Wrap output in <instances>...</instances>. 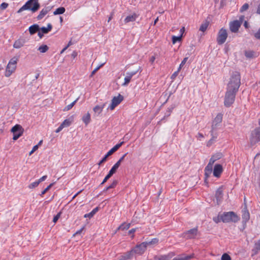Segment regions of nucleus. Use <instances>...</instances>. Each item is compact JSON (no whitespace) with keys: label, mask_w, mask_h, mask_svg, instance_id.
Returning <instances> with one entry per match:
<instances>
[{"label":"nucleus","mask_w":260,"mask_h":260,"mask_svg":"<svg viewBox=\"0 0 260 260\" xmlns=\"http://www.w3.org/2000/svg\"><path fill=\"white\" fill-rule=\"evenodd\" d=\"M241 84V77L239 72H234L232 73L230 81L227 85V88L235 91H238Z\"/></svg>","instance_id":"nucleus-1"},{"label":"nucleus","mask_w":260,"mask_h":260,"mask_svg":"<svg viewBox=\"0 0 260 260\" xmlns=\"http://www.w3.org/2000/svg\"><path fill=\"white\" fill-rule=\"evenodd\" d=\"M40 8L39 0H29L17 11L20 13L26 10H31L32 12L37 11Z\"/></svg>","instance_id":"nucleus-2"},{"label":"nucleus","mask_w":260,"mask_h":260,"mask_svg":"<svg viewBox=\"0 0 260 260\" xmlns=\"http://www.w3.org/2000/svg\"><path fill=\"white\" fill-rule=\"evenodd\" d=\"M221 219L223 222H237L240 220V217L234 212H228L221 215Z\"/></svg>","instance_id":"nucleus-3"},{"label":"nucleus","mask_w":260,"mask_h":260,"mask_svg":"<svg viewBox=\"0 0 260 260\" xmlns=\"http://www.w3.org/2000/svg\"><path fill=\"white\" fill-rule=\"evenodd\" d=\"M237 91L226 88V91L225 94L224 104L226 107H230L234 102L235 96Z\"/></svg>","instance_id":"nucleus-4"},{"label":"nucleus","mask_w":260,"mask_h":260,"mask_svg":"<svg viewBox=\"0 0 260 260\" xmlns=\"http://www.w3.org/2000/svg\"><path fill=\"white\" fill-rule=\"evenodd\" d=\"M18 60V59L17 57H14L10 59L6 67L5 74V76L9 77L15 72Z\"/></svg>","instance_id":"nucleus-5"},{"label":"nucleus","mask_w":260,"mask_h":260,"mask_svg":"<svg viewBox=\"0 0 260 260\" xmlns=\"http://www.w3.org/2000/svg\"><path fill=\"white\" fill-rule=\"evenodd\" d=\"M227 37L228 33L226 30L223 28L220 29L218 33L217 37V42L218 44H223L225 42Z\"/></svg>","instance_id":"nucleus-6"},{"label":"nucleus","mask_w":260,"mask_h":260,"mask_svg":"<svg viewBox=\"0 0 260 260\" xmlns=\"http://www.w3.org/2000/svg\"><path fill=\"white\" fill-rule=\"evenodd\" d=\"M11 132L13 133V139L16 140L22 135L23 129L21 126L16 124L12 128Z\"/></svg>","instance_id":"nucleus-7"},{"label":"nucleus","mask_w":260,"mask_h":260,"mask_svg":"<svg viewBox=\"0 0 260 260\" xmlns=\"http://www.w3.org/2000/svg\"><path fill=\"white\" fill-rule=\"evenodd\" d=\"M222 115L221 114H218L216 117L212 121L211 126V131L210 132L211 135H213V132L216 129L217 127L219 125L222 121Z\"/></svg>","instance_id":"nucleus-8"},{"label":"nucleus","mask_w":260,"mask_h":260,"mask_svg":"<svg viewBox=\"0 0 260 260\" xmlns=\"http://www.w3.org/2000/svg\"><path fill=\"white\" fill-rule=\"evenodd\" d=\"M259 127L255 128L251 133V143H255L260 141V119L258 120Z\"/></svg>","instance_id":"nucleus-9"},{"label":"nucleus","mask_w":260,"mask_h":260,"mask_svg":"<svg viewBox=\"0 0 260 260\" xmlns=\"http://www.w3.org/2000/svg\"><path fill=\"white\" fill-rule=\"evenodd\" d=\"M123 100V97L120 94L117 96H114L112 100V103L109 107L111 110H113L118 106Z\"/></svg>","instance_id":"nucleus-10"},{"label":"nucleus","mask_w":260,"mask_h":260,"mask_svg":"<svg viewBox=\"0 0 260 260\" xmlns=\"http://www.w3.org/2000/svg\"><path fill=\"white\" fill-rule=\"evenodd\" d=\"M147 247V243L144 242L137 245L135 248L133 249V250L135 254L141 255L143 254L145 251Z\"/></svg>","instance_id":"nucleus-11"},{"label":"nucleus","mask_w":260,"mask_h":260,"mask_svg":"<svg viewBox=\"0 0 260 260\" xmlns=\"http://www.w3.org/2000/svg\"><path fill=\"white\" fill-rule=\"evenodd\" d=\"M241 21L235 20L230 23V29L232 32H237L241 25Z\"/></svg>","instance_id":"nucleus-12"},{"label":"nucleus","mask_w":260,"mask_h":260,"mask_svg":"<svg viewBox=\"0 0 260 260\" xmlns=\"http://www.w3.org/2000/svg\"><path fill=\"white\" fill-rule=\"evenodd\" d=\"M53 8L52 6H46L43 8L40 12L39 14L38 15L37 18L38 20L42 19L49 12H50Z\"/></svg>","instance_id":"nucleus-13"},{"label":"nucleus","mask_w":260,"mask_h":260,"mask_svg":"<svg viewBox=\"0 0 260 260\" xmlns=\"http://www.w3.org/2000/svg\"><path fill=\"white\" fill-rule=\"evenodd\" d=\"M198 229L197 228H194L191 229L183 234L184 237L186 239H192L194 238L197 235Z\"/></svg>","instance_id":"nucleus-14"},{"label":"nucleus","mask_w":260,"mask_h":260,"mask_svg":"<svg viewBox=\"0 0 260 260\" xmlns=\"http://www.w3.org/2000/svg\"><path fill=\"white\" fill-rule=\"evenodd\" d=\"M137 73V71H134V72L126 73V76L124 78V82L122 84V85L123 86H127L128 84V83L130 82L132 78L135 75H136Z\"/></svg>","instance_id":"nucleus-15"},{"label":"nucleus","mask_w":260,"mask_h":260,"mask_svg":"<svg viewBox=\"0 0 260 260\" xmlns=\"http://www.w3.org/2000/svg\"><path fill=\"white\" fill-rule=\"evenodd\" d=\"M223 169L222 166L220 164H216L213 171L214 176L217 178L219 177Z\"/></svg>","instance_id":"nucleus-16"},{"label":"nucleus","mask_w":260,"mask_h":260,"mask_svg":"<svg viewBox=\"0 0 260 260\" xmlns=\"http://www.w3.org/2000/svg\"><path fill=\"white\" fill-rule=\"evenodd\" d=\"M138 18V15L136 13H133L127 16L124 20L125 23L135 21Z\"/></svg>","instance_id":"nucleus-17"},{"label":"nucleus","mask_w":260,"mask_h":260,"mask_svg":"<svg viewBox=\"0 0 260 260\" xmlns=\"http://www.w3.org/2000/svg\"><path fill=\"white\" fill-rule=\"evenodd\" d=\"M250 214L248 211L246 207L242 211V219L243 222L246 223L249 219Z\"/></svg>","instance_id":"nucleus-18"},{"label":"nucleus","mask_w":260,"mask_h":260,"mask_svg":"<svg viewBox=\"0 0 260 260\" xmlns=\"http://www.w3.org/2000/svg\"><path fill=\"white\" fill-rule=\"evenodd\" d=\"M135 254L133 249H132L131 251L125 253L122 256V260H127V259H131Z\"/></svg>","instance_id":"nucleus-19"},{"label":"nucleus","mask_w":260,"mask_h":260,"mask_svg":"<svg viewBox=\"0 0 260 260\" xmlns=\"http://www.w3.org/2000/svg\"><path fill=\"white\" fill-rule=\"evenodd\" d=\"M193 255H186V254H182L181 255L177 257L174 258L175 260H190L193 257Z\"/></svg>","instance_id":"nucleus-20"},{"label":"nucleus","mask_w":260,"mask_h":260,"mask_svg":"<svg viewBox=\"0 0 260 260\" xmlns=\"http://www.w3.org/2000/svg\"><path fill=\"white\" fill-rule=\"evenodd\" d=\"M40 27L38 24H34L29 27V31L30 35H34L39 30Z\"/></svg>","instance_id":"nucleus-21"},{"label":"nucleus","mask_w":260,"mask_h":260,"mask_svg":"<svg viewBox=\"0 0 260 260\" xmlns=\"http://www.w3.org/2000/svg\"><path fill=\"white\" fill-rule=\"evenodd\" d=\"M222 156V154L221 153H216L212 156L209 161H211V163L214 164L215 161L221 158Z\"/></svg>","instance_id":"nucleus-22"},{"label":"nucleus","mask_w":260,"mask_h":260,"mask_svg":"<svg viewBox=\"0 0 260 260\" xmlns=\"http://www.w3.org/2000/svg\"><path fill=\"white\" fill-rule=\"evenodd\" d=\"M223 194L222 190L221 188H219L216 191L215 197L217 202L218 203L221 201Z\"/></svg>","instance_id":"nucleus-23"},{"label":"nucleus","mask_w":260,"mask_h":260,"mask_svg":"<svg viewBox=\"0 0 260 260\" xmlns=\"http://www.w3.org/2000/svg\"><path fill=\"white\" fill-rule=\"evenodd\" d=\"M82 119L85 125H87L90 122V114L88 112L87 113L83 116Z\"/></svg>","instance_id":"nucleus-24"},{"label":"nucleus","mask_w":260,"mask_h":260,"mask_svg":"<svg viewBox=\"0 0 260 260\" xmlns=\"http://www.w3.org/2000/svg\"><path fill=\"white\" fill-rule=\"evenodd\" d=\"M52 28V26L50 23H48L47 25V27H42L40 28V30L42 31V32L44 34H47L49 31H50Z\"/></svg>","instance_id":"nucleus-25"},{"label":"nucleus","mask_w":260,"mask_h":260,"mask_svg":"<svg viewBox=\"0 0 260 260\" xmlns=\"http://www.w3.org/2000/svg\"><path fill=\"white\" fill-rule=\"evenodd\" d=\"M105 105V104H103L102 106H96L93 109V111L95 112V113L99 115L102 112Z\"/></svg>","instance_id":"nucleus-26"},{"label":"nucleus","mask_w":260,"mask_h":260,"mask_svg":"<svg viewBox=\"0 0 260 260\" xmlns=\"http://www.w3.org/2000/svg\"><path fill=\"white\" fill-rule=\"evenodd\" d=\"M124 143L123 142H121L117 144H116L115 146H114L111 149H110L109 152V154H112L114 152L117 151Z\"/></svg>","instance_id":"nucleus-27"},{"label":"nucleus","mask_w":260,"mask_h":260,"mask_svg":"<svg viewBox=\"0 0 260 260\" xmlns=\"http://www.w3.org/2000/svg\"><path fill=\"white\" fill-rule=\"evenodd\" d=\"M66 9L64 7H59L56 9L53 12L54 15L62 14L64 13Z\"/></svg>","instance_id":"nucleus-28"},{"label":"nucleus","mask_w":260,"mask_h":260,"mask_svg":"<svg viewBox=\"0 0 260 260\" xmlns=\"http://www.w3.org/2000/svg\"><path fill=\"white\" fill-rule=\"evenodd\" d=\"M24 45V42L20 40H17L15 42L13 47L15 48H20Z\"/></svg>","instance_id":"nucleus-29"},{"label":"nucleus","mask_w":260,"mask_h":260,"mask_svg":"<svg viewBox=\"0 0 260 260\" xmlns=\"http://www.w3.org/2000/svg\"><path fill=\"white\" fill-rule=\"evenodd\" d=\"M79 98H77L76 100H75L74 102H73L71 104L68 105L67 106L63 109L64 111H68L70 110H71L73 107L75 105L77 101L78 100Z\"/></svg>","instance_id":"nucleus-30"},{"label":"nucleus","mask_w":260,"mask_h":260,"mask_svg":"<svg viewBox=\"0 0 260 260\" xmlns=\"http://www.w3.org/2000/svg\"><path fill=\"white\" fill-rule=\"evenodd\" d=\"M49 49V47L46 45H43L40 46L38 50L41 53H45Z\"/></svg>","instance_id":"nucleus-31"},{"label":"nucleus","mask_w":260,"mask_h":260,"mask_svg":"<svg viewBox=\"0 0 260 260\" xmlns=\"http://www.w3.org/2000/svg\"><path fill=\"white\" fill-rule=\"evenodd\" d=\"M209 23L208 22H205L203 23L202 24L200 27V30L203 32H204L207 29V27L208 26Z\"/></svg>","instance_id":"nucleus-32"},{"label":"nucleus","mask_w":260,"mask_h":260,"mask_svg":"<svg viewBox=\"0 0 260 260\" xmlns=\"http://www.w3.org/2000/svg\"><path fill=\"white\" fill-rule=\"evenodd\" d=\"M117 181L114 180L113 182L108 186H107L105 189L104 191H107L110 189L115 188L116 185L117 184Z\"/></svg>","instance_id":"nucleus-33"},{"label":"nucleus","mask_w":260,"mask_h":260,"mask_svg":"<svg viewBox=\"0 0 260 260\" xmlns=\"http://www.w3.org/2000/svg\"><path fill=\"white\" fill-rule=\"evenodd\" d=\"M158 240L157 238H154L150 241L145 242L144 243H147V246L151 245H155L157 244Z\"/></svg>","instance_id":"nucleus-34"},{"label":"nucleus","mask_w":260,"mask_h":260,"mask_svg":"<svg viewBox=\"0 0 260 260\" xmlns=\"http://www.w3.org/2000/svg\"><path fill=\"white\" fill-rule=\"evenodd\" d=\"M245 55L248 58H251L254 56V52L250 50L245 51Z\"/></svg>","instance_id":"nucleus-35"},{"label":"nucleus","mask_w":260,"mask_h":260,"mask_svg":"<svg viewBox=\"0 0 260 260\" xmlns=\"http://www.w3.org/2000/svg\"><path fill=\"white\" fill-rule=\"evenodd\" d=\"M72 123V121L69 119L64 120L61 124L63 128L69 126Z\"/></svg>","instance_id":"nucleus-36"},{"label":"nucleus","mask_w":260,"mask_h":260,"mask_svg":"<svg viewBox=\"0 0 260 260\" xmlns=\"http://www.w3.org/2000/svg\"><path fill=\"white\" fill-rule=\"evenodd\" d=\"M118 164H115L111 169L109 172V173L111 174L112 176L116 172L117 169L118 168Z\"/></svg>","instance_id":"nucleus-37"},{"label":"nucleus","mask_w":260,"mask_h":260,"mask_svg":"<svg viewBox=\"0 0 260 260\" xmlns=\"http://www.w3.org/2000/svg\"><path fill=\"white\" fill-rule=\"evenodd\" d=\"M181 39H182V35H180V36H178V37L173 36L172 37V42L173 44H175L177 41H180L181 40Z\"/></svg>","instance_id":"nucleus-38"},{"label":"nucleus","mask_w":260,"mask_h":260,"mask_svg":"<svg viewBox=\"0 0 260 260\" xmlns=\"http://www.w3.org/2000/svg\"><path fill=\"white\" fill-rule=\"evenodd\" d=\"M169 256L168 255H164L160 257H155L154 260H169Z\"/></svg>","instance_id":"nucleus-39"},{"label":"nucleus","mask_w":260,"mask_h":260,"mask_svg":"<svg viewBox=\"0 0 260 260\" xmlns=\"http://www.w3.org/2000/svg\"><path fill=\"white\" fill-rule=\"evenodd\" d=\"M39 184H40V183L39 182L38 180L36 181L35 182H34L30 183L28 185V188L30 189H32V188H35L37 186H38Z\"/></svg>","instance_id":"nucleus-40"},{"label":"nucleus","mask_w":260,"mask_h":260,"mask_svg":"<svg viewBox=\"0 0 260 260\" xmlns=\"http://www.w3.org/2000/svg\"><path fill=\"white\" fill-rule=\"evenodd\" d=\"M212 136V138L208 141L207 146H209L215 141V139L217 138V136L215 135L214 136V134L213 133V135Z\"/></svg>","instance_id":"nucleus-41"},{"label":"nucleus","mask_w":260,"mask_h":260,"mask_svg":"<svg viewBox=\"0 0 260 260\" xmlns=\"http://www.w3.org/2000/svg\"><path fill=\"white\" fill-rule=\"evenodd\" d=\"M129 223H123L119 227V229H121L122 230H127L129 229Z\"/></svg>","instance_id":"nucleus-42"},{"label":"nucleus","mask_w":260,"mask_h":260,"mask_svg":"<svg viewBox=\"0 0 260 260\" xmlns=\"http://www.w3.org/2000/svg\"><path fill=\"white\" fill-rule=\"evenodd\" d=\"M249 8V5L247 3L244 4L242 7L241 8L240 11L242 13L245 11H246Z\"/></svg>","instance_id":"nucleus-43"},{"label":"nucleus","mask_w":260,"mask_h":260,"mask_svg":"<svg viewBox=\"0 0 260 260\" xmlns=\"http://www.w3.org/2000/svg\"><path fill=\"white\" fill-rule=\"evenodd\" d=\"M53 183H51L49 185H48L42 192H41V196H43L45 194L47 191L52 186Z\"/></svg>","instance_id":"nucleus-44"},{"label":"nucleus","mask_w":260,"mask_h":260,"mask_svg":"<svg viewBox=\"0 0 260 260\" xmlns=\"http://www.w3.org/2000/svg\"><path fill=\"white\" fill-rule=\"evenodd\" d=\"M188 59V57H185L180 63L178 70L180 71L182 67L185 64Z\"/></svg>","instance_id":"nucleus-45"},{"label":"nucleus","mask_w":260,"mask_h":260,"mask_svg":"<svg viewBox=\"0 0 260 260\" xmlns=\"http://www.w3.org/2000/svg\"><path fill=\"white\" fill-rule=\"evenodd\" d=\"M221 260H231V258L227 253H224L221 256Z\"/></svg>","instance_id":"nucleus-46"},{"label":"nucleus","mask_w":260,"mask_h":260,"mask_svg":"<svg viewBox=\"0 0 260 260\" xmlns=\"http://www.w3.org/2000/svg\"><path fill=\"white\" fill-rule=\"evenodd\" d=\"M254 250H260V239L255 243Z\"/></svg>","instance_id":"nucleus-47"},{"label":"nucleus","mask_w":260,"mask_h":260,"mask_svg":"<svg viewBox=\"0 0 260 260\" xmlns=\"http://www.w3.org/2000/svg\"><path fill=\"white\" fill-rule=\"evenodd\" d=\"M213 163H211V161H209L207 166L205 167V169L213 171Z\"/></svg>","instance_id":"nucleus-48"},{"label":"nucleus","mask_w":260,"mask_h":260,"mask_svg":"<svg viewBox=\"0 0 260 260\" xmlns=\"http://www.w3.org/2000/svg\"><path fill=\"white\" fill-rule=\"evenodd\" d=\"M111 176H112V175L108 173V174L106 175V176L104 179V180L102 181V182L101 183V185L104 184Z\"/></svg>","instance_id":"nucleus-49"},{"label":"nucleus","mask_w":260,"mask_h":260,"mask_svg":"<svg viewBox=\"0 0 260 260\" xmlns=\"http://www.w3.org/2000/svg\"><path fill=\"white\" fill-rule=\"evenodd\" d=\"M105 63L101 64L100 66L97 67L96 68L94 69V70L92 72L91 76L94 75L104 64Z\"/></svg>","instance_id":"nucleus-50"},{"label":"nucleus","mask_w":260,"mask_h":260,"mask_svg":"<svg viewBox=\"0 0 260 260\" xmlns=\"http://www.w3.org/2000/svg\"><path fill=\"white\" fill-rule=\"evenodd\" d=\"M180 71H179L178 70H177V71L175 72L171 76V79H172L173 80H175V79L176 78V77L178 76V74H179V72H180Z\"/></svg>","instance_id":"nucleus-51"},{"label":"nucleus","mask_w":260,"mask_h":260,"mask_svg":"<svg viewBox=\"0 0 260 260\" xmlns=\"http://www.w3.org/2000/svg\"><path fill=\"white\" fill-rule=\"evenodd\" d=\"M8 5H9L8 4H7L6 3H3L0 5V8L2 10H5V9H6L8 7Z\"/></svg>","instance_id":"nucleus-52"},{"label":"nucleus","mask_w":260,"mask_h":260,"mask_svg":"<svg viewBox=\"0 0 260 260\" xmlns=\"http://www.w3.org/2000/svg\"><path fill=\"white\" fill-rule=\"evenodd\" d=\"M213 171L211 170H208L205 169V175L206 177H208L212 173Z\"/></svg>","instance_id":"nucleus-53"},{"label":"nucleus","mask_w":260,"mask_h":260,"mask_svg":"<svg viewBox=\"0 0 260 260\" xmlns=\"http://www.w3.org/2000/svg\"><path fill=\"white\" fill-rule=\"evenodd\" d=\"M94 216V215L92 214V212L91 211L90 213H87V214H85L84 215V217L85 218H91V217H92L93 216Z\"/></svg>","instance_id":"nucleus-54"},{"label":"nucleus","mask_w":260,"mask_h":260,"mask_svg":"<svg viewBox=\"0 0 260 260\" xmlns=\"http://www.w3.org/2000/svg\"><path fill=\"white\" fill-rule=\"evenodd\" d=\"M60 213H58L56 215H55L54 217H53V221L55 223L56 222V221L58 220V219H59V218L60 217Z\"/></svg>","instance_id":"nucleus-55"},{"label":"nucleus","mask_w":260,"mask_h":260,"mask_svg":"<svg viewBox=\"0 0 260 260\" xmlns=\"http://www.w3.org/2000/svg\"><path fill=\"white\" fill-rule=\"evenodd\" d=\"M126 153L124 154L119 159V160L115 164H118V167L120 166V164L121 162V161L123 160L124 158L125 157V156H126Z\"/></svg>","instance_id":"nucleus-56"},{"label":"nucleus","mask_w":260,"mask_h":260,"mask_svg":"<svg viewBox=\"0 0 260 260\" xmlns=\"http://www.w3.org/2000/svg\"><path fill=\"white\" fill-rule=\"evenodd\" d=\"M213 219L214 221L216 223H218L221 220V215L220 216H218L217 217H214Z\"/></svg>","instance_id":"nucleus-57"},{"label":"nucleus","mask_w":260,"mask_h":260,"mask_svg":"<svg viewBox=\"0 0 260 260\" xmlns=\"http://www.w3.org/2000/svg\"><path fill=\"white\" fill-rule=\"evenodd\" d=\"M38 149V145H35L33 147L32 149L29 152V155H31L35 151Z\"/></svg>","instance_id":"nucleus-58"},{"label":"nucleus","mask_w":260,"mask_h":260,"mask_svg":"<svg viewBox=\"0 0 260 260\" xmlns=\"http://www.w3.org/2000/svg\"><path fill=\"white\" fill-rule=\"evenodd\" d=\"M254 37L257 39H260V28L257 31V32L254 34Z\"/></svg>","instance_id":"nucleus-59"},{"label":"nucleus","mask_w":260,"mask_h":260,"mask_svg":"<svg viewBox=\"0 0 260 260\" xmlns=\"http://www.w3.org/2000/svg\"><path fill=\"white\" fill-rule=\"evenodd\" d=\"M47 178V175H45V176H43V177H42L41 178H40L38 180L39 182L40 183V182L45 180Z\"/></svg>","instance_id":"nucleus-60"},{"label":"nucleus","mask_w":260,"mask_h":260,"mask_svg":"<svg viewBox=\"0 0 260 260\" xmlns=\"http://www.w3.org/2000/svg\"><path fill=\"white\" fill-rule=\"evenodd\" d=\"M84 227H82L80 230L77 231L74 234L75 235H80L84 229Z\"/></svg>","instance_id":"nucleus-61"},{"label":"nucleus","mask_w":260,"mask_h":260,"mask_svg":"<svg viewBox=\"0 0 260 260\" xmlns=\"http://www.w3.org/2000/svg\"><path fill=\"white\" fill-rule=\"evenodd\" d=\"M63 128V127L60 124L59 125V126L56 129L55 132L58 133L60 132Z\"/></svg>","instance_id":"nucleus-62"},{"label":"nucleus","mask_w":260,"mask_h":260,"mask_svg":"<svg viewBox=\"0 0 260 260\" xmlns=\"http://www.w3.org/2000/svg\"><path fill=\"white\" fill-rule=\"evenodd\" d=\"M99 210V208L98 207H96L95 208H94L92 211V213L93 215H94Z\"/></svg>","instance_id":"nucleus-63"},{"label":"nucleus","mask_w":260,"mask_h":260,"mask_svg":"<svg viewBox=\"0 0 260 260\" xmlns=\"http://www.w3.org/2000/svg\"><path fill=\"white\" fill-rule=\"evenodd\" d=\"M256 13L258 14H260V3L259 4V5L257 6Z\"/></svg>","instance_id":"nucleus-64"}]
</instances>
